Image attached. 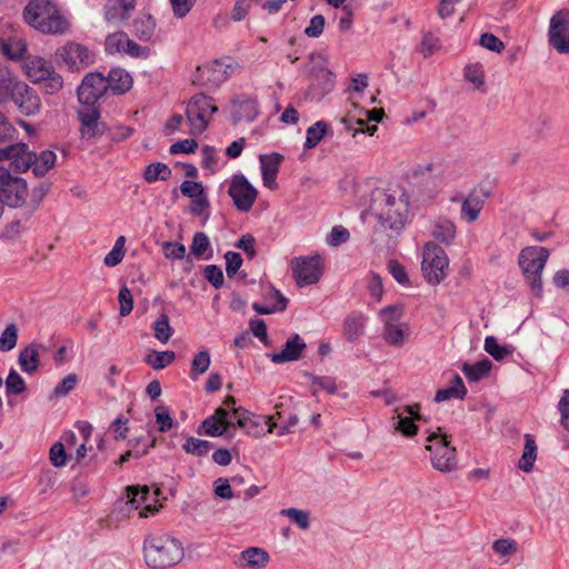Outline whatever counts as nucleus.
Instances as JSON below:
<instances>
[{
	"mask_svg": "<svg viewBox=\"0 0 569 569\" xmlns=\"http://www.w3.org/2000/svg\"><path fill=\"white\" fill-rule=\"evenodd\" d=\"M409 204L406 189L395 184L375 189L369 209L383 230L399 232L408 221Z\"/></svg>",
	"mask_w": 569,
	"mask_h": 569,
	"instance_id": "obj_1",
	"label": "nucleus"
},
{
	"mask_svg": "<svg viewBox=\"0 0 569 569\" xmlns=\"http://www.w3.org/2000/svg\"><path fill=\"white\" fill-rule=\"evenodd\" d=\"M26 50V46L22 43H17L14 49H11L9 44H3V51L10 59L23 58V70L30 81L43 83L44 91L48 94L59 92L63 88V79L54 70L52 63L40 56H24Z\"/></svg>",
	"mask_w": 569,
	"mask_h": 569,
	"instance_id": "obj_2",
	"label": "nucleus"
},
{
	"mask_svg": "<svg viewBox=\"0 0 569 569\" xmlns=\"http://www.w3.org/2000/svg\"><path fill=\"white\" fill-rule=\"evenodd\" d=\"M143 555L148 567L167 569L178 565L184 556L182 542L174 536L156 531L143 541Z\"/></svg>",
	"mask_w": 569,
	"mask_h": 569,
	"instance_id": "obj_3",
	"label": "nucleus"
},
{
	"mask_svg": "<svg viewBox=\"0 0 569 569\" xmlns=\"http://www.w3.org/2000/svg\"><path fill=\"white\" fill-rule=\"evenodd\" d=\"M28 24L42 33L63 34L70 29L69 20L51 0H31L23 10Z\"/></svg>",
	"mask_w": 569,
	"mask_h": 569,
	"instance_id": "obj_4",
	"label": "nucleus"
},
{
	"mask_svg": "<svg viewBox=\"0 0 569 569\" xmlns=\"http://www.w3.org/2000/svg\"><path fill=\"white\" fill-rule=\"evenodd\" d=\"M426 450L430 452L432 467L440 472H451L457 468V451L450 446L446 433L430 432L427 437Z\"/></svg>",
	"mask_w": 569,
	"mask_h": 569,
	"instance_id": "obj_5",
	"label": "nucleus"
},
{
	"mask_svg": "<svg viewBox=\"0 0 569 569\" xmlns=\"http://www.w3.org/2000/svg\"><path fill=\"white\" fill-rule=\"evenodd\" d=\"M449 258L446 251L433 242L426 243L422 253L421 270L429 284L437 286L448 274Z\"/></svg>",
	"mask_w": 569,
	"mask_h": 569,
	"instance_id": "obj_6",
	"label": "nucleus"
},
{
	"mask_svg": "<svg viewBox=\"0 0 569 569\" xmlns=\"http://www.w3.org/2000/svg\"><path fill=\"white\" fill-rule=\"evenodd\" d=\"M548 257L549 251L545 247H527L519 254V264L537 296H540L542 290L540 274Z\"/></svg>",
	"mask_w": 569,
	"mask_h": 569,
	"instance_id": "obj_7",
	"label": "nucleus"
},
{
	"mask_svg": "<svg viewBox=\"0 0 569 569\" xmlns=\"http://www.w3.org/2000/svg\"><path fill=\"white\" fill-rule=\"evenodd\" d=\"M212 101L211 97L200 93L193 96L188 102L186 117L190 126L189 132L192 136L202 133L207 129L211 116L218 111Z\"/></svg>",
	"mask_w": 569,
	"mask_h": 569,
	"instance_id": "obj_8",
	"label": "nucleus"
},
{
	"mask_svg": "<svg viewBox=\"0 0 569 569\" xmlns=\"http://www.w3.org/2000/svg\"><path fill=\"white\" fill-rule=\"evenodd\" d=\"M29 196L27 182L20 178L12 176L8 170L0 169V199L2 206L22 207Z\"/></svg>",
	"mask_w": 569,
	"mask_h": 569,
	"instance_id": "obj_9",
	"label": "nucleus"
},
{
	"mask_svg": "<svg viewBox=\"0 0 569 569\" xmlns=\"http://www.w3.org/2000/svg\"><path fill=\"white\" fill-rule=\"evenodd\" d=\"M56 57L60 59L67 69L71 72H79L91 66L94 56L87 47L77 42H68L56 51Z\"/></svg>",
	"mask_w": 569,
	"mask_h": 569,
	"instance_id": "obj_10",
	"label": "nucleus"
},
{
	"mask_svg": "<svg viewBox=\"0 0 569 569\" xmlns=\"http://www.w3.org/2000/svg\"><path fill=\"white\" fill-rule=\"evenodd\" d=\"M232 72V66L221 60L199 66L192 76V82L208 89L218 88Z\"/></svg>",
	"mask_w": 569,
	"mask_h": 569,
	"instance_id": "obj_11",
	"label": "nucleus"
},
{
	"mask_svg": "<svg viewBox=\"0 0 569 569\" xmlns=\"http://www.w3.org/2000/svg\"><path fill=\"white\" fill-rule=\"evenodd\" d=\"M232 413L237 416L234 426L246 430V432L253 437H261L266 432H273L277 423L273 422L271 416H258L249 412L243 407L232 409Z\"/></svg>",
	"mask_w": 569,
	"mask_h": 569,
	"instance_id": "obj_12",
	"label": "nucleus"
},
{
	"mask_svg": "<svg viewBox=\"0 0 569 569\" xmlns=\"http://www.w3.org/2000/svg\"><path fill=\"white\" fill-rule=\"evenodd\" d=\"M420 410L419 402L396 407L391 417L393 430L408 438L416 436L419 427L415 421L422 420Z\"/></svg>",
	"mask_w": 569,
	"mask_h": 569,
	"instance_id": "obj_13",
	"label": "nucleus"
},
{
	"mask_svg": "<svg viewBox=\"0 0 569 569\" xmlns=\"http://www.w3.org/2000/svg\"><path fill=\"white\" fill-rule=\"evenodd\" d=\"M548 40L559 53H569V10H559L551 17Z\"/></svg>",
	"mask_w": 569,
	"mask_h": 569,
	"instance_id": "obj_14",
	"label": "nucleus"
},
{
	"mask_svg": "<svg viewBox=\"0 0 569 569\" xmlns=\"http://www.w3.org/2000/svg\"><path fill=\"white\" fill-rule=\"evenodd\" d=\"M228 193L241 212L250 211L258 196L257 189L242 174L232 177Z\"/></svg>",
	"mask_w": 569,
	"mask_h": 569,
	"instance_id": "obj_15",
	"label": "nucleus"
},
{
	"mask_svg": "<svg viewBox=\"0 0 569 569\" xmlns=\"http://www.w3.org/2000/svg\"><path fill=\"white\" fill-rule=\"evenodd\" d=\"M108 91V81L99 72L88 73L78 88L79 102L93 106Z\"/></svg>",
	"mask_w": 569,
	"mask_h": 569,
	"instance_id": "obj_16",
	"label": "nucleus"
},
{
	"mask_svg": "<svg viewBox=\"0 0 569 569\" xmlns=\"http://www.w3.org/2000/svg\"><path fill=\"white\" fill-rule=\"evenodd\" d=\"M291 268L297 284H312L321 277L320 260L317 257H298L291 261Z\"/></svg>",
	"mask_w": 569,
	"mask_h": 569,
	"instance_id": "obj_17",
	"label": "nucleus"
},
{
	"mask_svg": "<svg viewBox=\"0 0 569 569\" xmlns=\"http://www.w3.org/2000/svg\"><path fill=\"white\" fill-rule=\"evenodd\" d=\"M10 100L13 101L19 111L27 117L36 116L41 110V98L34 89L24 82L19 81L10 96Z\"/></svg>",
	"mask_w": 569,
	"mask_h": 569,
	"instance_id": "obj_18",
	"label": "nucleus"
},
{
	"mask_svg": "<svg viewBox=\"0 0 569 569\" xmlns=\"http://www.w3.org/2000/svg\"><path fill=\"white\" fill-rule=\"evenodd\" d=\"M106 51L110 54L127 53L131 57H140L146 53V49L130 40L127 33L117 31L109 34L104 42Z\"/></svg>",
	"mask_w": 569,
	"mask_h": 569,
	"instance_id": "obj_19",
	"label": "nucleus"
},
{
	"mask_svg": "<svg viewBox=\"0 0 569 569\" xmlns=\"http://www.w3.org/2000/svg\"><path fill=\"white\" fill-rule=\"evenodd\" d=\"M9 160L11 166L24 172L30 169V150L26 143H14L0 149V161Z\"/></svg>",
	"mask_w": 569,
	"mask_h": 569,
	"instance_id": "obj_20",
	"label": "nucleus"
},
{
	"mask_svg": "<svg viewBox=\"0 0 569 569\" xmlns=\"http://www.w3.org/2000/svg\"><path fill=\"white\" fill-rule=\"evenodd\" d=\"M307 345L299 335L289 338L280 352H274L268 357L273 363H284L297 361L302 358Z\"/></svg>",
	"mask_w": 569,
	"mask_h": 569,
	"instance_id": "obj_21",
	"label": "nucleus"
},
{
	"mask_svg": "<svg viewBox=\"0 0 569 569\" xmlns=\"http://www.w3.org/2000/svg\"><path fill=\"white\" fill-rule=\"evenodd\" d=\"M269 562V553L260 547H248L243 549L234 561L237 567L243 569H264Z\"/></svg>",
	"mask_w": 569,
	"mask_h": 569,
	"instance_id": "obj_22",
	"label": "nucleus"
},
{
	"mask_svg": "<svg viewBox=\"0 0 569 569\" xmlns=\"http://www.w3.org/2000/svg\"><path fill=\"white\" fill-rule=\"evenodd\" d=\"M229 411L222 407L216 409L214 413L202 421V428L206 435L210 437L222 436L230 427L234 425L228 419Z\"/></svg>",
	"mask_w": 569,
	"mask_h": 569,
	"instance_id": "obj_23",
	"label": "nucleus"
},
{
	"mask_svg": "<svg viewBox=\"0 0 569 569\" xmlns=\"http://www.w3.org/2000/svg\"><path fill=\"white\" fill-rule=\"evenodd\" d=\"M134 7V0H107L104 18L109 23L117 24L127 20Z\"/></svg>",
	"mask_w": 569,
	"mask_h": 569,
	"instance_id": "obj_24",
	"label": "nucleus"
},
{
	"mask_svg": "<svg viewBox=\"0 0 569 569\" xmlns=\"http://www.w3.org/2000/svg\"><path fill=\"white\" fill-rule=\"evenodd\" d=\"M259 159L261 163L263 184L267 188L274 189L277 187L276 178L279 172V166L283 160V156L272 152L271 154H261Z\"/></svg>",
	"mask_w": 569,
	"mask_h": 569,
	"instance_id": "obj_25",
	"label": "nucleus"
},
{
	"mask_svg": "<svg viewBox=\"0 0 569 569\" xmlns=\"http://www.w3.org/2000/svg\"><path fill=\"white\" fill-rule=\"evenodd\" d=\"M232 119L234 122L253 121L258 116V103L248 97H237L232 101Z\"/></svg>",
	"mask_w": 569,
	"mask_h": 569,
	"instance_id": "obj_26",
	"label": "nucleus"
},
{
	"mask_svg": "<svg viewBox=\"0 0 569 569\" xmlns=\"http://www.w3.org/2000/svg\"><path fill=\"white\" fill-rule=\"evenodd\" d=\"M81 122V136L86 139H94L102 134V128L99 122V112L91 108L78 112Z\"/></svg>",
	"mask_w": 569,
	"mask_h": 569,
	"instance_id": "obj_27",
	"label": "nucleus"
},
{
	"mask_svg": "<svg viewBox=\"0 0 569 569\" xmlns=\"http://www.w3.org/2000/svg\"><path fill=\"white\" fill-rule=\"evenodd\" d=\"M456 234V224L447 218H438L431 226V236L447 246L453 242Z\"/></svg>",
	"mask_w": 569,
	"mask_h": 569,
	"instance_id": "obj_28",
	"label": "nucleus"
},
{
	"mask_svg": "<svg viewBox=\"0 0 569 569\" xmlns=\"http://www.w3.org/2000/svg\"><path fill=\"white\" fill-rule=\"evenodd\" d=\"M106 81H108V90L118 94L127 92L132 87L130 73L121 68L110 70Z\"/></svg>",
	"mask_w": 569,
	"mask_h": 569,
	"instance_id": "obj_29",
	"label": "nucleus"
},
{
	"mask_svg": "<svg viewBox=\"0 0 569 569\" xmlns=\"http://www.w3.org/2000/svg\"><path fill=\"white\" fill-rule=\"evenodd\" d=\"M30 169L37 177H43L50 169L53 168L57 156L52 150H43L39 154L30 151Z\"/></svg>",
	"mask_w": 569,
	"mask_h": 569,
	"instance_id": "obj_30",
	"label": "nucleus"
},
{
	"mask_svg": "<svg viewBox=\"0 0 569 569\" xmlns=\"http://www.w3.org/2000/svg\"><path fill=\"white\" fill-rule=\"evenodd\" d=\"M312 87L318 90L319 96H325L335 87V74L327 68H315L310 72Z\"/></svg>",
	"mask_w": 569,
	"mask_h": 569,
	"instance_id": "obj_31",
	"label": "nucleus"
},
{
	"mask_svg": "<svg viewBox=\"0 0 569 569\" xmlns=\"http://www.w3.org/2000/svg\"><path fill=\"white\" fill-rule=\"evenodd\" d=\"M40 346L29 345L23 348L18 357L20 368L26 373H33L38 370L40 363Z\"/></svg>",
	"mask_w": 569,
	"mask_h": 569,
	"instance_id": "obj_32",
	"label": "nucleus"
},
{
	"mask_svg": "<svg viewBox=\"0 0 569 569\" xmlns=\"http://www.w3.org/2000/svg\"><path fill=\"white\" fill-rule=\"evenodd\" d=\"M467 395V388L459 375H455L451 385L447 388L439 389L436 392L435 401L442 402L450 399H463Z\"/></svg>",
	"mask_w": 569,
	"mask_h": 569,
	"instance_id": "obj_33",
	"label": "nucleus"
},
{
	"mask_svg": "<svg viewBox=\"0 0 569 569\" xmlns=\"http://www.w3.org/2000/svg\"><path fill=\"white\" fill-rule=\"evenodd\" d=\"M159 489L154 490L153 492H150V489L147 486H131L127 488V503L131 505L132 508L139 510L140 512L143 507V503L147 502V500L153 499V496H159Z\"/></svg>",
	"mask_w": 569,
	"mask_h": 569,
	"instance_id": "obj_34",
	"label": "nucleus"
},
{
	"mask_svg": "<svg viewBox=\"0 0 569 569\" xmlns=\"http://www.w3.org/2000/svg\"><path fill=\"white\" fill-rule=\"evenodd\" d=\"M409 337V327L407 323H388L383 328V339L390 346L400 347Z\"/></svg>",
	"mask_w": 569,
	"mask_h": 569,
	"instance_id": "obj_35",
	"label": "nucleus"
},
{
	"mask_svg": "<svg viewBox=\"0 0 569 569\" xmlns=\"http://www.w3.org/2000/svg\"><path fill=\"white\" fill-rule=\"evenodd\" d=\"M367 319L362 315H350L343 321V335L348 341H355L363 335Z\"/></svg>",
	"mask_w": 569,
	"mask_h": 569,
	"instance_id": "obj_36",
	"label": "nucleus"
},
{
	"mask_svg": "<svg viewBox=\"0 0 569 569\" xmlns=\"http://www.w3.org/2000/svg\"><path fill=\"white\" fill-rule=\"evenodd\" d=\"M18 83L10 69L0 64V106L10 101V96Z\"/></svg>",
	"mask_w": 569,
	"mask_h": 569,
	"instance_id": "obj_37",
	"label": "nucleus"
},
{
	"mask_svg": "<svg viewBox=\"0 0 569 569\" xmlns=\"http://www.w3.org/2000/svg\"><path fill=\"white\" fill-rule=\"evenodd\" d=\"M483 201L475 194L467 197L461 203V218L468 222H473L479 218Z\"/></svg>",
	"mask_w": 569,
	"mask_h": 569,
	"instance_id": "obj_38",
	"label": "nucleus"
},
{
	"mask_svg": "<svg viewBox=\"0 0 569 569\" xmlns=\"http://www.w3.org/2000/svg\"><path fill=\"white\" fill-rule=\"evenodd\" d=\"M465 79L477 90L485 89V69L480 62L469 63L463 69Z\"/></svg>",
	"mask_w": 569,
	"mask_h": 569,
	"instance_id": "obj_39",
	"label": "nucleus"
},
{
	"mask_svg": "<svg viewBox=\"0 0 569 569\" xmlns=\"http://www.w3.org/2000/svg\"><path fill=\"white\" fill-rule=\"evenodd\" d=\"M176 353L173 351L150 350L149 353L146 356L144 361L154 370H160L166 368L171 362H173Z\"/></svg>",
	"mask_w": 569,
	"mask_h": 569,
	"instance_id": "obj_40",
	"label": "nucleus"
},
{
	"mask_svg": "<svg viewBox=\"0 0 569 569\" xmlns=\"http://www.w3.org/2000/svg\"><path fill=\"white\" fill-rule=\"evenodd\" d=\"M491 548L495 553L501 558H505L506 560H509L519 551L518 542L511 538H499L492 542Z\"/></svg>",
	"mask_w": 569,
	"mask_h": 569,
	"instance_id": "obj_41",
	"label": "nucleus"
},
{
	"mask_svg": "<svg viewBox=\"0 0 569 569\" xmlns=\"http://www.w3.org/2000/svg\"><path fill=\"white\" fill-rule=\"evenodd\" d=\"M525 448L522 457L519 461V468L523 471H530L537 457V446L535 439L530 435L525 436Z\"/></svg>",
	"mask_w": 569,
	"mask_h": 569,
	"instance_id": "obj_42",
	"label": "nucleus"
},
{
	"mask_svg": "<svg viewBox=\"0 0 569 569\" xmlns=\"http://www.w3.org/2000/svg\"><path fill=\"white\" fill-rule=\"evenodd\" d=\"M134 34L143 41L151 39L156 28V21L151 16H143L134 20Z\"/></svg>",
	"mask_w": 569,
	"mask_h": 569,
	"instance_id": "obj_43",
	"label": "nucleus"
},
{
	"mask_svg": "<svg viewBox=\"0 0 569 569\" xmlns=\"http://www.w3.org/2000/svg\"><path fill=\"white\" fill-rule=\"evenodd\" d=\"M211 363V357L208 350L199 351L191 361L190 378L192 380L198 379L199 376L203 375Z\"/></svg>",
	"mask_w": 569,
	"mask_h": 569,
	"instance_id": "obj_44",
	"label": "nucleus"
},
{
	"mask_svg": "<svg viewBox=\"0 0 569 569\" xmlns=\"http://www.w3.org/2000/svg\"><path fill=\"white\" fill-rule=\"evenodd\" d=\"M491 367V362L485 359L475 365L465 363L462 371L470 381H478L490 372Z\"/></svg>",
	"mask_w": 569,
	"mask_h": 569,
	"instance_id": "obj_45",
	"label": "nucleus"
},
{
	"mask_svg": "<svg viewBox=\"0 0 569 569\" xmlns=\"http://www.w3.org/2000/svg\"><path fill=\"white\" fill-rule=\"evenodd\" d=\"M171 176L170 168L162 162H154L146 167L143 177L148 182L167 180Z\"/></svg>",
	"mask_w": 569,
	"mask_h": 569,
	"instance_id": "obj_46",
	"label": "nucleus"
},
{
	"mask_svg": "<svg viewBox=\"0 0 569 569\" xmlns=\"http://www.w3.org/2000/svg\"><path fill=\"white\" fill-rule=\"evenodd\" d=\"M18 327L16 323H9L0 336V351H11L18 342Z\"/></svg>",
	"mask_w": 569,
	"mask_h": 569,
	"instance_id": "obj_47",
	"label": "nucleus"
},
{
	"mask_svg": "<svg viewBox=\"0 0 569 569\" xmlns=\"http://www.w3.org/2000/svg\"><path fill=\"white\" fill-rule=\"evenodd\" d=\"M328 130V126L323 121H317L308 128L305 147L312 149L322 140Z\"/></svg>",
	"mask_w": 569,
	"mask_h": 569,
	"instance_id": "obj_48",
	"label": "nucleus"
},
{
	"mask_svg": "<svg viewBox=\"0 0 569 569\" xmlns=\"http://www.w3.org/2000/svg\"><path fill=\"white\" fill-rule=\"evenodd\" d=\"M154 337L162 343H167L172 336V328L169 323V317L162 313L152 325Z\"/></svg>",
	"mask_w": 569,
	"mask_h": 569,
	"instance_id": "obj_49",
	"label": "nucleus"
},
{
	"mask_svg": "<svg viewBox=\"0 0 569 569\" xmlns=\"http://www.w3.org/2000/svg\"><path fill=\"white\" fill-rule=\"evenodd\" d=\"M280 515L288 517L302 530H307L310 527V515L306 510L298 508H287L282 509Z\"/></svg>",
	"mask_w": 569,
	"mask_h": 569,
	"instance_id": "obj_50",
	"label": "nucleus"
},
{
	"mask_svg": "<svg viewBox=\"0 0 569 569\" xmlns=\"http://www.w3.org/2000/svg\"><path fill=\"white\" fill-rule=\"evenodd\" d=\"M211 449V443L207 440L189 437L183 445V450L196 457L206 456Z\"/></svg>",
	"mask_w": 569,
	"mask_h": 569,
	"instance_id": "obj_51",
	"label": "nucleus"
},
{
	"mask_svg": "<svg viewBox=\"0 0 569 569\" xmlns=\"http://www.w3.org/2000/svg\"><path fill=\"white\" fill-rule=\"evenodd\" d=\"M124 243L126 238L120 236L112 248V250L104 257L103 262L108 267H114L119 264L124 257Z\"/></svg>",
	"mask_w": 569,
	"mask_h": 569,
	"instance_id": "obj_52",
	"label": "nucleus"
},
{
	"mask_svg": "<svg viewBox=\"0 0 569 569\" xmlns=\"http://www.w3.org/2000/svg\"><path fill=\"white\" fill-rule=\"evenodd\" d=\"M485 350L497 361L503 360L511 352L506 346L499 345L492 336L485 339Z\"/></svg>",
	"mask_w": 569,
	"mask_h": 569,
	"instance_id": "obj_53",
	"label": "nucleus"
},
{
	"mask_svg": "<svg viewBox=\"0 0 569 569\" xmlns=\"http://www.w3.org/2000/svg\"><path fill=\"white\" fill-rule=\"evenodd\" d=\"M6 389L8 395H20L26 390L23 378L13 369L7 377Z\"/></svg>",
	"mask_w": 569,
	"mask_h": 569,
	"instance_id": "obj_54",
	"label": "nucleus"
},
{
	"mask_svg": "<svg viewBox=\"0 0 569 569\" xmlns=\"http://www.w3.org/2000/svg\"><path fill=\"white\" fill-rule=\"evenodd\" d=\"M156 422L160 432H167L174 426L169 409L164 406H158L154 409Z\"/></svg>",
	"mask_w": 569,
	"mask_h": 569,
	"instance_id": "obj_55",
	"label": "nucleus"
},
{
	"mask_svg": "<svg viewBox=\"0 0 569 569\" xmlns=\"http://www.w3.org/2000/svg\"><path fill=\"white\" fill-rule=\"evenodd\" d=\"M308 377L310 378V381H311V385L313 388V390H312L313 395L318 391V389L325 390L331 395L337 392V385H336L335 379H332L330 377H317L313 375H308Z\"/></svg>",
	"mask_w": 569,
	"mask_h": 569,
	"instance_id": "obj_56",
	"label": "nucleus"
},
{
	"mask_svg": "<svg viewBox=\"0 0 569 569\" xmlns=\"http://www.w3.org/2000/svg\"><path fill=\"white\" fill-rule=\"evenodd\" d=\"M441 43L438 37L432 34L431 32H427L423 34L420 43V51L422 52L425 58L435 54L437 51H439Z\"/></svg>",
	"mask_w": 569,
	"mask_h": 569,
	"instance_id": "obj_57",
	"label": "nucleus"
},
{
	"mask_svg": "<svg viewBox=\"0 0 569 569\" xmlns=\"http://www.w3.org/2000/svg\"><path fill=\"white\" fill-rule=\"evenodd\" d=\"M210 241L206 233L197 232L192 238V243L190 246V252L196 258H202L204 252L209 249Z\"/></svg>",
	"mask_w": 569,
	"mask_h": 569,
	"instance_id": "obj_58",
	"label": "nucleus"
},
{
	"mask_svg": "<svg viewBox=\"0 0 569 569\" xmlns=\"http://www.w3.org/2000/svg\"><path fill=\"white\" fill-rule=\"evenodd\" d=\"M49 459L53 467L61 468L67 463V453L61 442H56L49 450Z\"/></svg>",
	"mask_w": 569,
	"mask_h": 569,
	"instance_id": "obj_59",
	"label": "nucleus"
},
{
	"mask_svg": "<svg viewBox=\"0 0 569 569\" xmlns=\"http://www.w3.org/2000/svg\"><path fill=\"white\" fill-rule=\"evenodd\" d=\"M118 299L120 303L119 315L121 317L128 316L133 308V298L128 287L120 288Z\"/></svg>",
	"mask_w": 569,
	"mask_h": 569,
	"instance_id": "obj_60",
	"label": "nucleus"
},
{
	"mask_svg": "<svg viewBox=\"0 0 569 569\" xmlns=\"http://www.w3.org/2000/svg\"><path fill=\"white\" fill-rule=\"evenodd\" d=\"M181 193L190 199H197L207 196L200 182L186 180L180 186Z\"/></svg>",
	"mask_w": 569,
	"mask_h": 569,
	"instance_id": "obj_61",
	"label": "nucleus"
},
{
	"mask_svg": "<svg viewBox=\"0 0 569 569\" xmlns=\"http://www.w3.org/2000/svg\"><path fill=\"white\" fill-rule=\"evenodd\" d=\"M350 233L342 226H336L327 237V243L331 247H338L349 240Z\"/></svg>",
	"mask_w": 569,
	"mask_h": 569,
	"instance_id": "obj_62",
	"label": "nucleus"
},
{
	"mask_svg": "<svg viewBox=\"0 0 569 569\" xmlns=\"http://www.w3.org/2000/svg\"><path fill=\"white\" fill-rule=\"evenodd\" d=\"M204 278L217 289L223 286L222 270L216 264H209L203 270Z\"/></svg>",
	"mask_w": 569,
	"mask_h": 569,
	"instance_id": "obj_63",
	"label": "nucleus"
},
{
	"mask_svg": "<svg viewBox=\"0 0 569 569\" xmlns=\"http://www.w3.org/2000/svg\"><path fill=\"white\" fill-rule=\"evenodd\" d=\"M479 43L487 50L497 53H500L505 49V43L498 37L489 32L481 34Z\"/></svg>",
	"mask_w": 569,
	"mask_h": 569,
	"instance_id": "obj_64",
	"label": "nucleus"
}]
</instances>
